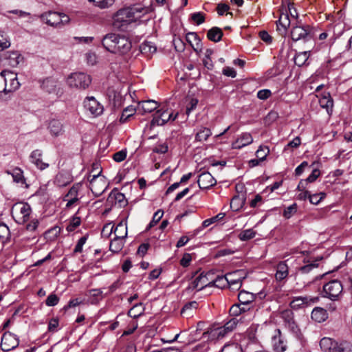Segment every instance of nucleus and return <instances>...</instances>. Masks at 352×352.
<instances>
[{
	"instance_id": "1",
	"label": "nucleus",
	"mask_w": 352,
	"mask_h": 352,
	"mask_svg": "<svg viewBox=\"0 0 352 352\" xmlns=\"http://www.w3.org/2000/svg\"><path fill=\"white\" fill-rule=\"evenodd\" d=\"M150 11V8L141 5L120 9L113 17V25L115 28L122 29L127 24L141 19Z\"/></svg>"
},
{
	"instance_id": "2",
	"label": "nucleus",
	"mask_w": 352,
	"mask_h": 352,
	"mask_svg": "<svg viewBox=\"0 0 352 352\" xmlns=\"http://www.w3.org/2000/svg\"><path fill=\"white\" fill-rule=\"evenodd\" d=\"M101 43L107 51L113 54H124L131 48V43L127 37L115 33L104 36Z\"/></svg>"
},
{
	"instance_id": "3",
	"label": "nucleus",
	"mask_w": 352,
	"mask_h": 352,
	"mask_svg": "<svg viewBox=\"0 0 352 352\" xmlns=\"http://www.w3.org/2000/svg\"><path fill=\"white\" fill-rule=\"evenodd\" d=\"M32 209L30 206L24 202H18L13 205L11 213L14 221L19 224L26 223L31 214Z\"/></svg>"
},
{
	"instance_id": "4",
	"label": "nucleus",
	"mask_w": 352,
	"mask_h": 352,
	"mask_svg": "<svg viewBox=\"0 0 352 352\" xmlns=\"http://www.w3.org/2000/svg\"><path fill=\"white\" fill-rule=\"evenodd\" d=\"M91 82V76L83 72L72 73L67 78L68 86L78 89H86Z\"/></svg>"
},
{
	"instance_id": "5",
	"label": "nucleus",
	"mask_w": 352,
	"mask_h": 352,
	"mask_svg": "<svg viewBox=\"0 0 352 352\" xmlns=\"http://www.w3.org/2000/svg\"><path fill=\"white\" fill-rule=\"evenodd\" d=\"M178 116V113L174 114L172 110L161 108L153 114L151 126H163L168 122H173Z\"/></svg>"
},
{
	"instance_id": "6",
	"label": "nucleus",
	"mask_w": 352,
	"mask_h": 352,
	"mask_svg": "<svg viewBox=\"0 0 352 352\" xmlns=\"http://www.w3.org/2000/svg\"><path fill=\"white\" fill-rule=\"evenodd\" d=\"M343 291V287L340 281L333 280L323 286L322 296L331 300H336Z\"/></svg>"
},
{
	"instance_id": "7",
	"label": "nucleus",
	"mask_w": 352,
	"mask_h": 352,
	"mask_svg": "<svg viewBox=\"0 0 352 352\" xmlns=\"http://www.w3.org/2000/svg\"><path fill=\"white\" fill-rule=\"evenodd\" d=\"M87 179L89 182L91 190L96 196L100 195L105 190L107 184L104 177H98V174H90Z\"/></svg>"
},
{
	"instance_id": "8",
	"label": "nucleus",
	"mask_w": 352,
	"mask_h": 352,
	"mask_svg": "<svg viewBox=\"0 0 352 352\" xmlns=\"http://www.w3.org/2000/svg\"><path fill=\"white\" fill-rule=\"evenodd\" d=\"M85 110L94 117L100 116L104 111L103 105L101 104L94 96L87 97L83 102Z\"/></svg>"
},
{
	"instance_id": "9",
	"label": "nucleus",
	"mask_w": 352,
	"mask_h": 352,
	"mask_svg": "<svg viewBox=\"0 0 352 352\" xmlns=\"http://www.w3.org/2000/svg\"><path fill=\"white\" fill-rule=\"evenodd\" d=\"M0 75L4 78L6 87L4 92H12L17 89L20 83L18 81L16 74L9 70H3Z\"/></svg>"
},
{
	"instance_id": "10",
	"label": "nucleus",
	"mask_w": 352,
	"mask_h": 352,
	"mask_svg": "<svg viewBox=\"0 0 352 352\" xmlns=\"http://www.w3.org/2000/svg\"><path fill=\"white\" fill-rule=\"evenodd\" d=\"M19 344V340L15 335L6 332L1 338V347L3 351H9L15 349Z\"/></svg>"
},
{
	"instance_id": "11",
	"label": "nucleus",
	"mask_w": 352,
	"mask_h": 352,
	"mask_svg": "<svg viewBox=\"0 0 352 352\" xmlns=\"http://www.w3.org/2000/svg\"><path fill=\"white\" fill-rule=\"evenodd\" d=\"M318 300V297H311V296H298L294 297L293 300L290 302V307L294 309H298L300 308H303L305 307L310 306Z\"/></svg>"
},
{
	"instance_id": "12",
	"label": "nucleus",
	"mask_w": 352,
	"mask_h": 352,
	"mask_svg": "<svg viewBox=\"0 0 352 352\" xmlns=\"http://www.w3.org/2000/svg\"><path fill=\"white\" fill-rule=\"evenodd\" d=\"M210 274H204V273H201L198 276H197L194 280H192L188 287H187L188 290H194L200 291L203 289H206L207 287H210L211 283L208 281V276H210Z\"/></svg>"
},
{
	"instance_id": "13",
	"label": "nucleus",
	"mask_w": 352,
	"mask_h": 352,
	"mask_svg": "<svg viewBox=\"0 0 352 352\" xmlns=\"http://www.w3.org/2000/svg\"><path fill=\"white\" fill-rule=\"evenodd\" d=\"M311 28L309 25L307 26H295L291 31L292 39L294 41L299 40H309L311 38L310 35Z\"/></svg>"
},
{
	"instance_id": "14",
	"label": "nucleus",
	"mask_w": 352,
	"mask_h": 352,
	"mask_svg": "<svg viewBox=\"0 0 352 352\" xmlns=\"http://www.w3.org/2000/svg\"><path fill=\"white\" fill-rule=\"evenodd\" d=\"M244 273L242 270H236L226 274L228 283L230 287L232 289L241 287L242 280L245 278Z\"/></svg>"
},
{
	"instance_id": "15",
	"label": "nucleus",
	"mask_w": 352,
	"mask_h": 352,
	"mask_svg": "<svg viewBox=\"0 0 352 352\" xmlns=\"http://www.w3.org/2000/svg\"><path fill=\"white\" fill-rule=\"evenodd\" d=\"M281 318L293 333L297 334L299 332V328L294 320V313L292 310L286 309L282 311Z\"/></svg>"
},
{
	"instance_id": "16",
	"label": "nucleus",
	"mask_w": 352,
	"mask_h": 352,
	"mask_svg": "<svg viewBox=\"0 0 352 352\" xmlns=\"http://www.w3.org/2000/svg\"><path fill=\"white\" fill-rule=\"evenodd\" d=\"M216 180L209 172L199 175L197 183L201 189H208L216 184Z\"/></svg>"
},
{
	"instance_id": "17",
	"label": "nucleus",
	"mask_w": 352,
	"mask_h": 352,
	"mask_svg": "<svg viewBox=\"0 0 352 352\" xmlns=\"http://www.w3.org/2000/svg\"><path fill=\"white\" fill-rule=\"evenodd\" d=\"M114 232L115 237H119L121 239H125V238L127 236V226L126 223L124 222L123 221L118 223L116 227L114 226H111L110 228V232L109 234H107V237H109V236L112 233Z\"/></svg>"
},
{
	"instance_id": "18",
	"label": "nucleus",
	"mask_w": 352,
	"mask_h": 352,
	"mask_svg": "<svg viewBox=\"0 0 352 352\" xmlns=\"http://www.w3.org/2000/svg\"><path fill=\"white\" fill-rule=\"evenodd\" d=\"M59 16L60 12H48L41 14V19L45 21L47 25L53 27L59 26Z\"/></svg>"
},
{
	"instance_id": "19",
	"label": "nucleus",
	"mask_w": 352,
	"mask_h": 352,
	"mask_svg": "<svg viewBox=\"0 0 352 352\" xmlns=\"http://www.w3.org/2000/svg\"><path fill=\"white\" fill-rule=\"evenodd\" d=\"M158 107L157 102L153 100H144L138 103V111L144 114L152 112L157 109Z\"/></svg>"
},
{
	"instance_id": "20",
	"label": "nucleus",
	"mask_w": 352,
	"mask_h": 352,
	"mask_svg": "<svg viewBox=\"0 0 352 352\" xmlns=\"http://www.w3.org/2000/svg\"><path fill=\"white\" fill-rule=\"evenodd\" d=\"M72 182V176L65 172L58 173L54 179V183L58 187H65Z\"/></svg>"
},
{
	"instance_id": "21",
	"label": "nucleus",
	"mask_w": 352,
	"mask_h": 352,
	"mask_svg": "<svg viewBox=\"0 0 352 352\" xmlns=\"http://www.w3.org/2000/svg\"><path fill=\"white\" fill-rule=\"evenodd\" d=\"M277 333L272 337V344L276 352H283L286 349V344L281 338L280 331L278 329Z\"/></svg>"
},
{
	"instance_id": "22",
	"label": "nucleus",
	"mask_w": 352,
	"mask_h": 352,
	"mask_svg": "<svg viewBox=\"0 0 352 352\" xmlns=\"http://www.w3.org/2000/svg\"><path fill=\"white\" fill-rule=\"evenodd\" d=\"M253 142V138L250 133H243L234 142L232 143V148L239 149L246 145L251 144Z\"/></svg>"
},
{
	"instance_id": "23",
	"label": "nucleus",
	"mask_w": 352,
	"mask_h": 352,
	"mask_svg": "<svg viewBox=\"0 0 352 352\" xmlns=\"http://www.w3.org/2000/svg\"><path fill=\"white\" fill-rule=\"evenodd\" d=\"M227 333L228 331H226V329L223 327H221L219 328L208 330L207 331L204 332L203 333V338L209 340L210 338L214 339L215 338H223Z\"/></svg>"
},
{
	"instance_id": "24",
	"label": "nucleus",
	"mask_w": 352,
	"mask_h": 352,
	"mask_svg": "<svg viewBox=\"0 0 352 352\" xmlns=\"http://www.w3.org/2000/svg\"><path fill=\"white\" fill-rule=\"evenodd\" d=\"M6 173L8 175H11L14 182L21 184V186L25 185V187H28V185L25 184V179L24 178L23 171L19 168H14L12 170H6Z\"/></svg>"
},
{
	"instance_id": "25",
	"label": "nucleus",
	"mask_w": 352,
	"mask_h": 352,
	"mask_svg": "<svg viewBox=\"0 0 352 352\" xmlns=\"http://www.w3.org/2000/svg\"><path fill=\"white\" fill-rule=\"evenodd\" d=\"M337 343V342L329 338H323L320 342V346L324 352H335Z\"/></svg>"
},
{
	"instance_id": "26",
	"label": "nucleus",
	"mask_w": 352,
	"mask_h": 352,
	"mask_svg": "<svg viewBox=\"0 0 352 352\" xmlns=\"http://www.w3.org/2000/svg\"><path fill=\"white\" fill-rule=\"evenodd\" d=\"M288 276V266L285 261L280 262L276 267V272L275 274L277 280H283Z\"/></svg>"
},
{
	"instance_id": "27",
	"label": "nucleus",
	"mask_w": 352,
	"mask_h": 352,
	"mask_svg": "<svg viewBox=\"0 0 352 352\" xmlns=\"http://www.w3.org/2000/svg\"><path fill=\"white\" fill-rule=\"evenodd\" d=\"M58 85V82L56 80L52 78H47L42 82L41 87L43 90L52 93L56 91Z\"/></svg>"
},
{
	"instance_id": "28",
	"label": "nucleus",
	"mask_w": 352,
	"mask_h": 352,
	"mask_svg": "<svg viewBox=\"0 0 352 352\" xmlns=\"http://www.w3.org/2000/svg\"><path fill=\"white\" fill-rule=\"evenodd\" d=\"M255 298L256 296L254 294L245 290L240 291L238 294L239 303L244 304L245 306H246L245 304L252 303Z\"/></svg>"
},
{
	"instance_id": "29",
	"label": "nucleus",
	"mask_w": 352,
	"mask_h": 352,
	"mask_svg": "<svg viewBox=\"0 0 352 352\" xmlns=\"http://www.w3.org/2000/svg\"><path fill=\"white\" fill-rule=\"evenodd\" d=\"M5 58L8 60V65L12 67H16L22 59L19 52H10L5 54Z\"/></svg>"
},
{
	"instance_id": "30",
	"label": "nucleus",
	"mask_w": 352,
	"mask_h": 352,
	"mask_svg": "<svg viewBox=\"0 0 352 352\" xmlns=\"http://www.w3.org/2000/svg\"><path fill=\"white\" fill-rule=\"evenodd\" d=\"M311 317L316 322H322L327 319V314L325 309L321 307H316L313 309Z\"/></svg>"
},
{
	"instance_id": "31",
	"label": "nucleus",
	"mask_w": 352,
	"mask_h": 352,
	"mask_svg": "<svg viewBox=\"0 0 352 352\" xmlns=\"http://www.w3.org/2000/svg\"><path fill=\"white\" fill-rule=\"evenodd\" d=\"M48 128L52 135L58 136L63 133V124L58 120H52L50 123Z\"/></svg>"
},
{
	"instance_id": "32",
	"label": "nucleus",
	"mask_w": 352,
	"mask_h": 352,
	"mask_svg": "<svg viewBox=\"0 0 352 352\" xmlns=\"http://www.w3.org/2000/svg\"><path fill=\"white\" fill-rule=\"evenodd\" d=\"M223 34L221 28L213 27L208 31L207 37L213 42H219L221 41Z\"/></svg>"
},
{
	"instance_id": "33",
	"label": "nucleus",
	"mask_w": 352,
	"mask_h": 352,
	"mask_svg": "<svg viewBox=\"0 0 352 352\" xmlns=\"http://www.w3.org/2000/svg\"><path fill=\"white\" fill-rule=\"evenodd\" d=\"M124 243L125 239L119 237H114V239L111 241L109 250L112 252L118 253L122 250Z\"/></svg>"
},
{
	"instance_id": "34",
	"label": "nucleus",
	"mask_w": 352,
	"mask_h": 352,
	"mask_svg": "<svg viewBox=\"0 0 352 352\" xmlns=\"http://www.w3.org/2000/svg\"><path fill=\"white\" fill-rule=\"evenodd\" d=\"M186 39L195 51L201 45V40L195 32L186 34Z\"/></svg>"
},
{
	"instance_id": "35",
	"label": "nucleus",
	"mask_w": 352,
	"mask_h": 352,
	"mask_svg": "<svg viewBox=\"0 0 352 352\" xmlns=\"http://www.w3.org/2000/svg\"><path fill=\"white\" fill-rule=\"evenodd\" d=\"M212 133L210 129L206 127H200L195 135V140L198 142L206 140L211 135Z\"/></svg>"
},
{
	"instance_id": "36",
	"label": "nucleus",
	"mask_w": 352,
	"mask_h": 352,
	"mask_svg": "<svg viewBox=\"0 0 352 352\" xmlns=\"http://www.w3.org/2000/svg\"><path fill=\"white\" fill-rule=\"evenodd\" d=\"M210 287H216L217 288L223 289L228 285L226 274L225 276H218L214 280L210 281Z\"/></svg>"
},
{
	"instance_id": "37",
	"label": "nucleus",
	"mask_w": 352,
	"mask_h": 352,
	"mask_svg": "<svg viewBox=\"0 0 352 352\" xmlns=\"http://www.w3.org/2000/svg\"><path fill=\"white\" fill-rule=\"evenodd\" d=\"M155 45L149 41H146L142 43L140 46V50L142 54H152L156 52Z\"/></svg>"
},
{
	"instance_id": "38",
	"label": "nucleus",
	"mask_w": 352,
	"mask_h": 352,
	"mask_svg": "<svg viewBox=\"0 0 352 352\" xmlns=\"http://www.w3.org/2000/svg\"><path fill=\"white\" fill-rule=\"evenodd\" d=\"M320 105L322 108L326 109L327 113H329V111H331L333 107V101L331 98L330 95L324 96L319 100Z\"/></svg>"
},
{
	"instance_id": "39",
	"label": "nucleus",
	"mask_w": 352,
	"mask_h": 352,
	"mask_svg": "<svg viewBox=\"0 0 352 352\" xmlns=\"http://www.w3.org/2000/svg\"><path fill=\"white\" fill-rule=\"evenodd\" d=\"M40 157L41 155H30V161L38 169L44 170L49 166V164L43 162Z\"/></svg>"
},
{
	"instance_id": "40",
	"label": "nucleus",
	"mask_w": 352,
	"mask_h": 352,
	"mask_svg": "<svg viewBox=\"0 0 352 352\" xmlns=\"http://www.w3.org/2000/svg\"><path fill=\"white\" fill-rule=\"evenodd\" d=\"M309 56V52H302L296 54L294 56V63L296 65L301 67L307 61Z\"/></svg>"
},
{
	"instance_id": "41",
	"label": "nucleus",
	"mask_w": 352,
	"mask_h": 352,
	"mask_svg": "<svg viewBox=\"0 0 352 352\" xmlns=\"http://www.w3.org/2000/svg\"><path fill=\"white\" fill-rule=\"evenodd\" d=\"M88 1L100 9L109 8L115 3V0H88Z\"/></svg>"
},
{
	"instance_id": "42",
	"label": "nucleus",
	"mask_w": 352,
	"mask_h": 352,
	"mask_svg": "<svg viewBox=\"0 0 352 352\" xmlns=\"http://www.w3.org/2000/svg\"><path fill=\"white\" fill-rule=\"evenodd\" d=\"M136 111V109L132 106L129 105L124 109L122 115L120 118V122L124 123L126 122L129 118L133 116Z\"/></svg>"
},
{
	"instance_id": "43",
	"label": "nucleus",
	"mask_w": 352,
	"mask_h": 352,
	"mask_svg": "<svg viewBox=\"0 0 352 352\" xmlns=\"http://www.w3.org/2000/svg\"><path fill=\"white\" fill-rule=\"evenodd\" d=\"M290 25L289 15L288 13H282L277 22V28L280 30L279 26H281L283 30H286Z\"/></svg>"
},
{
	"instance_id": "44",
	"label": "nucleus",
	"mask_w": 352,
	"mask_h": 352,
	"mask_svg": "<svg viewBox=\"0 0 352 352\" xmlns=\"http://www.w3.org/2000/svg\"><path fill=\"white\" fill-rule=\"evenodd\" d=\"M144 309L142 303L135 304L128 312V315L132 318H138L144 313Z\"/></svg>"
},
{
	"instance_id": "45",
	"label": "nucleus",
	"mask_w": 352,
	"mask_h": 352,
	"mask_svg": "<svg viewBox=\"0 0 352 352\" xmlns=\"http://www.w3.org/2000/svg\"><path fill=\"white\" fill-rule=\"evenodd\" d=\"M198 307V303L196 301H191L186 303L182 309L181 314L187 316L191 314L190 311L196 310Z\"/></svg>"
},
{
	"instance_id": "46",
	"label": "nucleus",
	"mask_w": 352,
	"mask_h": 352,
	"mask_svg": "<svg viewBox=\"0 0 352 352\" xmlns=\"http://www.w3.org/2000/svg\"><path fill=\"white\" fill-rule=\"evenodd\" d=\"M267 155H263L259 158H254L248 161V165L250 168H254L257 166H263L267 160Z\"/></svg>"
},
{
	"instance_id": "47",
	"label": "nucleus",
	"mask_w": 352,
	"mask_h": 352,
	"mask_svg": "<svg viewBox=\"0 0 352 352\" xmlns=\"http://www.w3.org/2000/svg\"><path fill=\"white\" fill-rule=\"evenodd\" d=\"M80 219L78 217L74 216L69 221L68 225L66 227V230L68 232L74 231L77 227L80 225Z\"/></svg>"
},
{
	"instance_id": "48",
	"label": "nucleus",
	"mask_w": 352,
	"mask_h": 352,
	"mask_svg": "<svg viewBox=\"0 0 352 352\" xmlns=\"http://www.w3.org/2000/svg\"><path fill=\"white\" fill-rule=\"evenodd\" d=\"M335 352H352V345L348 342H342L340 344L337 343Z\"/></svg>"
},
{
	"instance_id": "49",
	"label": "nucleus",
	"mask_w": 352,
	"mask_h": 352,
	"mask_svg": "<svg viewBox=\"0 0 352 352\" xmlns=\"http://www.w3.org/2000/svg\"><path fill=\"white\" fill-rule=\"evenodd\" d=\"M80 184H74L65 195V197L67 198H78V191L80 188Z\"/></svg>"
},
{
	"instance_id": "50",
	"label": "nucleus",
	"mask_w": 352,
	"mask_h": 352,
	"mask_svg": "<svg viewBox=\"0 0 352 352\" xmlns=\"http://www.w3.org/2000/svg\"><path fill=\"white\" fill-rule=\"evenodd\" d=\"M326 197V193L320 192L311 195L309 197V202L314 205H318L324 197Z\"/></svg>"
},
{
	"instance_id": "51",
	"label": "nucleus",
	"mask_w": 352,
	"mask_h": 352,
	"mask_svg": "<svg viewBox=\"0 0 352 352\" xmlns=\"http://www.w3.org/2000/svg\"><path fill=\"white\" fill-rule=\"evenodd\" d=\"M300 144V139L298 137L295 138L290 141L285 147L284 151L289 153L293 152V148L298 147Z\"/></svg>"
},
{
	"instance_id": "52",
	"label": "nucleus",
	"mask_w": 352,
	"mask_h": 352,
	"mask_svg": "<svg viewBox=\"0 0 352 352\" xmlns=\"http://www.w3.org/2000/svg\"><path fill=\"white\" fill-rule=\"evenodd\" d=\"M255 232L253 231L252 229H248L245 230H243L239 234V239L241 241H248L250 240L255 236Z\"/></svg>"
},
{
	"instance_id": "53",
	"label": "nucleus",
	"mask_w": 352,
	"mask_h": 352,
	"mask_svg": "<svg viewBox=\"0 0 352 352\" xmlns=\"http://www.w3.org/2000/svg\"><path fill=\"white\" fill-rule=\"evenodd\" d=\"M221 352H242L241 348L236 344H226Z\"/></svg>"
},
{
	"instance_id": "54",
	"label": "nucleus",
	"mask_w": 352,
	"mask_h": 352,
	"mask_svg": "<svg viewBox=\"0 0 352 352\" xmlns=\"http://www.w3.org/2000/svg\"><path fill=\"white\" fill-rule=\"evenodd\" d=\"M297 211V205L296 204H293L291 206L285 208L283 211V216L289 219L294 214H295Z\"/></svg>"
},
{
	"instance_id": "55",
	"label": "nucleus",
	"mask_w": 352,
	"mask_h": 352,
	"mask_svg": "<svg viewBox=\"0 0 352 352\" xmlns=\"http://www.w3.org/2000/svg\"><path fill=\"white\" fill-rule=\"evenodd\" d=\"M59 302V298L55 294H50L46 300L45 304L47 306L53 307L56 305Z\"/></svg>"
},
{
	"instance_id": "56",
	"label": "nucleus",
	"mask_w": 352,
	"mask_h": 352,
	"mask_svg": "<svg viewBox=\"0 0 352 352\" xmlns=\"http://www.w3.org/2000/svg\"><path fill=\"white\" fill-rule=\"evenodd\" d=\"M191 19L197 25H200L204 22L205 15L201 12H195L191 14Z\"/></svg>"
},
{
	"instance_id": "57",
	"label": "nucleus",
	"mask_w": 352,
	"mask_h": 352,
	"mask_svg": "<svg viewBox=\"0 0 352 352\" xmlns=\"http://www.w3.org/2000/svg\"><path fill=\"white\" fill-rule=\"evenodd\" d=\"M164 214V212L161 210H158L157 212H155L152 221L150 222L148 225V228H151L153 226H155L157 223L160 221V220L162 218Z\"/></svg>"
},
{
	"instance_id": "58",
	"label": "nucleus",
	"mask_w": 352,
	"mask_h": 352,
	"mask_svg": "<svg viewBox=\"0 0 352 352\" xmlns=\"http://www.w3.org/2000/svg\"><path fill=\"white\" fill-rule=\"evenodd\" d=\"M10 236V230L5 223H0V239L6 240Z\"/></svg>"
},
{
	"instance_id": "59",
	"label": "nucleus",
	"mask_w": 352,
	"mask_h": 352,
	"mask_svg": "<svg viewBox=\"0 0 352 352\" xmlns=\"http://www.w3.org/2000/svg\"><path fill=\"white\" fill-rule=\"evenodd\" d=\"M87 238L88 236L85 235L79 239L74 250L75 253H80L82 251V247L86 243Z\"/></svg>"
},
{
	"instance_id": "60",
	"label": "nucleus",
	"mask_w": 352,
	"mask_h": 352,
	"mask_svg": "<svg viewBox=\"0 0 352 352\" xmlns=\"http://www.w3.org/2000/svg\"><path fill=\"white\" fill-rule=\"evenodd\" d=\"M241 199L239 196H234L230 201V207L234 210H238L241 206Z\"/></svg>"
},
{
	"instance_id": "61",
	"label": "nucleus",
	"mask_w": 352,
	"mask_h": 352,
	"mask_svg": "<svg viewBox=\"0 0 352 352\" xmlns=\"http://www.w3.org/2000/svg\"><path fill=\"white\" fill-rule=\"evenodd\" d=\"M102 171V167L99 162H96L92 164L91 173L98 174V177H100Z\"/></svg>"
},
{
	"instance_id": "62",
	"label": "nucleus",
	"mask_w": 352,
	"mask_h": 352,
	"mask_svg": "<svg viewBox=\"0 0 352 352\" xmlns=\"http://www.w3.org/2000/svg\"><path fill=\"white\" fill-rule=\"evenodd\" d=\"M320 175V171L318 169H314L309 177L305 180L306 183L314 182Z\"/></svg>"
},
{
	"instance_id": "63",
	"label": "nucleus",
	"mask_w": 352,
	"mask_h": 352,
	"mask_svg": "<svg viewBox=\"0 0 352 352\" xmlns=\"http://www.w3.org/2000/svg\"><path fill=\"white\" fill-rule=\"evenodd\" d=\"M192 260L191 255L188 253H186L184 254L183 257L180 261V264L183 267H188L190 265V263Z\"/></svg>"
},
{
	"instance_id": "64",
	"label": "nucleus",
	"mask_w": 352,
	"mask_h": 352,
	"mask_svg": "<svg viewBox=\"0 0 352 352\" xmlns=\"http://www.w3.org/2000/svg\"><path fill=\"white\" fill-rule=\"evenodd\" d=\"M271 95V91L269 89H261L258 91L257 97L261 100H266Z\"/></svg>"
}]
</instances>
